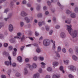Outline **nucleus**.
I'll return each instance as SVG.
<instances>
[{
	"mask_svg": "<svg viewBox=\"0 0 78 78\" xmlns=\"http://www.w3.org/2000/svg\"><path fill=\"white\" fill-rule=\"evenodd\" d=\"M67 30L69 33L72 36L73 38H75L78 35V31L76 30L73 31V29L72 28V25L70 26L67 25Z\"/></svg>",
	"mask_w": 78,
	"mask_h": 78,
	"instance_id": "obj_1",
	"label": "nucleus"
},
{
	"mask_svg": "<svg viewBox=\"0 0 78 78\" xmlns=\"http://www.w3.org/2000/svg\"><path fill=\"white\" fill-rule=\"evenodd\" d=\"M43 44L44 46L47 47L50 44V40L48 39H45L43 42Z\"/></svg>",
	"mask_w": 78,
	"mask_h": 78,
	"instance_id": "obj_2",
	"label": "nucleus"
},
{
	"mask_svg": "<svg viewBox=\"0 0 78 78\" xmlns=\"http://www.w3.org/2000/svg\"><path fill=\"white\" fill-rule=\"evenodd\" d=\"M8 59L9 60V62L6 61L5 62V63L6 66H11V56H9L8 57Z\"/></svg>",
	"mask_w": 78,
	"mask_h": 78,
	"instance_id": "obj_3",
	"label": "nucleus"
},
{
	"mask_svg": "<svg viewBox=\"0 0 78 78\" xmlns=\"http://www.w3.org/2000/svg\"><path fill=\"white\" fill-rule=\"evenodd\" d=\"M14 30V27L13 25L11 24H10L9 25V30L10 32H12Z\"/></svg>",
	"mask_w": 78,
	"mask_h": 78,
	"instance_id": "obj_4",
	"label": "nucleus"
},
{
	"mask_svg": "<svg viewBox=\"0 0 78 78\" xmlns=\"http://www.w3.org/2000/svg\"><path fill=\"white\" fill-rule=\"evenodd\" d=\"M69 69L71 70H73V71H75L76 70V68L73 65L69 66Z\"/></svg>",
	"mask_w": 78,
	"mask_h": 78,
	"instance_id": "obj_5",
	"label": "nucleus"
},
{
	"mask_svg": "<svg viewBox=\"0 0 78 78\" xmlns=\"http://www.w3.org/2000/svg\"><path fill=\"white\" fill-rule=\"evenodd\" d=\"M27 15L28 14L27 13L23 11H22L21 13V16L23 17H25V16H27Z\"/></svg>",
	"mask_w": 78,
	"mask_h": 78,
	"instance_id": "obj_6",
	"label": "nucleus"
},
{
	"mask_svg": "<svg viewBox=\"0 0 78 78\" xmlns=\"http://www.w3.org/2000/svg\"><path fill=\"white\" fill-rule=\"evenodd\" d=\"M70 17L71 18L75 19V18H76V14L75 13H73L70 14Z\"/></svg>",
	"mask_w": 78,
	"mask_h": 78,
	"instance_id": "obj_7",
	"label": "nucleus"
},
{
	"mask_svg": "<svg viewBox=\"0 0 78 78\" xmlns=\"http://www.w3.org/2000/svg\"><path fill=\"white\" fill-rule=\"evenodd\" d=\"M17 34V36L14 37V38H15V39H20V36L21 35L20 33H18Z\"/></svg>",
	"mask_w": 78,
	"mask_h": 78,
	"instance_id": "obj_8",
	"label": "nucleus"
},
{
	"mask_svg": "<svg viewBox=\"0 0 78 78\" xmlns=\"http://www.w3.org/2000/svg\"><path fill=\"white\" fill-rule=\"evenodd\" d=\"M45 23L44 21H42L41 22H39L38 23V25L39 27L42 26V25H45Z\"/></svg>",
	"mask_w": 78,
	"mask_h": 78,
	"instance_id": "obj_9",
	"label": "nucleus"
},
{
	"mask_svg": "<svg viewBox=\"0 0 78 78\" xmlns=\"http://www.w3.org/2000/svg\"><path fill=\"white\" fill-rule=\"evenodd\" d=\"M39 76L40 75L39 73H36L34 75L33 78H39Z\"/></svg>",
	"mask_w": 78,
	"mask_h": 78,
	"instance_id": "obj_10",
	"label": "nucleus"
},
{
	"mask_svg": "<svg viewBox=\"0 0 78 78\" xmlns=\"http://www.w3.org/2000/svg\"><path fill=\"white\" fill-rule=\"evenodd\" d=\"M72 58L74 61H77L78 59V57L75 55H73L72 56Z\"/></svg>",
	"mask_w": 78,
	"mask_h": 78,
	"instance_id": "obj_11",
	"label": "nucleus"
},
{
	"mask_svg": "<svg viewBox=\"0 0 78 78\" xmlns=\"http://www.w3.org/2000/svg\"><path fill=\"white\" fill-rule=\"evenodd\" d=\"M51 42L52 43H53L52 44V48L53 49V50H54V49H55V41H54L53 42V41L52 40H51Z\"/></svg>",
	"mask_w": 78,
	"mask_h": 78,
	"instance_id": "obj_12",
	"label": "nucleus"
},
{
	"mask_svg": "<svg viewBox=\"0 0 78 78\" xmlns=\"http://www.w3.org/2000/svg\"><path fill=\"white\" fill-rule=\"evenodd\" d=\"M25 20H26L27 23H30V19L27 17H25L24 18Z\"/></svg>",
	"mask_w": 78,
	"mask_h": 78,
	"instance_id": "obj_13",
	"label": "nucleus"
},
{
	"mask_svg": "<svg viewBox=\"0 0 78 78\" xmlns=\"http://www.w3.org/2000/svg\"><path fill=\"white\" fill-rule=\"evenodd\" d=\"M64 67L62 66H61L60 67V70H61V71L62 72V73H65V71H64Z\"/></svg>",
	"mask_w": 78,
	"mask_h": 78,
	"instance_id": "obj_14",
	"label": "nucleus"
},
{
	"mask_svg": "<svg viewBox=\"0 0 78 78\" xmlns=\"http://www.w3.org/2000/svg\"><path fill=\"white\" fill-rule=\"evenodd\" d=\"M17 60H18V61H19V62H22V57H21L20 56H19L18 57Z\"/></svg>",
	"mask_w": 78,
	"mask_h": 78,
	"instance_id": "obj_15",
	"label": "nucleus"
},
{
	"mask_svg": "<svg viewBox=\"0 0 78 78\" xmlns=\"http://www.w3.org/2000/svg\"><path fill=\"white\" fill-rule=\"evenodd\" d=\"M41 66L42 68H45V66L46 64L44 62H41Z\"/></svg>",
	"mask_w": 78,
	"mask_h": 78,
	"instance_id": "obj_16",
	"label": "nucleus"
},
{
	"mask_svg": "<svg viewBox=\"0 0 78 78\" xmlns=\"http://www.w3.org/2000/svg\"><path fill=\"white\" fill-rule=\"evenodd\" d=\"M53 64L54 66H57L59 64V63L57 62H54L53 63Z\"/></svg>",
	"mask_w": 78,
	"mask_h": 78,
	"instance_id": "obj_17",
	"label": "nucleus"
},
{
	"mask_svg": "<svg viewBox=\"0 0 78 78\" xmlns=\"http://www.w3.org/2000/svg\"><path fill=\"white\" fill-rule=\"evenodd\" d=\"M61 36L62 38H64L66 37V35H65V33L62 32L61 34Z\"/></svg>",
	"mask_w": 78,
	"mask_h": 78,
	"instance_id": "obj_18",
	"label": "nucleus"
},
{
	"mask_svg": "<svg viewBox=\"0 0 78 78\" xmlns=\"http://www.w3.org/2000/svg\"><path fill=\"white\" fill-rule=\"evenodd\" d=\"M36 51L37 53H40L41 51L40 48H37L36 49Z\"/></svg>",
	"mask_w": 78,
	"mask_h": 78,
	"instance_id": "obj_19",
	"label": "nucleus"
},
{
	"mask_svg": "<svg viewBox=\"0 0 78 78\" xmlns=\"http://www.w3.org/2000/svg\"><path fill=\"white\" fill-rule=\"evenodd\" d=\"M24 73L25 75H26V74H27V73H28V70H27V68H24Z\"/></svg>",
	"mask_w": 78,
	"mask_h": 78,
	"instance_id": "obj_20",
	"label": "nucleus"
},
{
	"mask_svg": "<svg viewBox=\"0 0 78 78\" xmlns=\"http://www.w3.org/2000/svg\"><path fill=\"white\" fill-rule=\"evenodd\" d=\"M20 27H23V25H24V23L22 22H20Z\"/></svg>",
	"mask_w": 78,
	"mask_h": 78,
	"instance_id": "obj_21",
	"label": "nucleus"
},
{
	"mask_svg": "<svg viewBox=\"0 0 78 78\" xmlns=\"http://www.w3.org/2000/svg\"><path fill=\"white\" fill-rule=\"evenodd\" d=\"M57 50L58 52H60L61 51V47H58Z\"/></svg>",
	"mask_w": 78,
	"mask_h": 78,
	"instance_id": "obj_22",
	"label": "nucleus"
},
{
	"mask_svg": "<svg viewBox=\"0 0 78 78\" xmlns=\"http://www.w3.org/2000/svg\"><path fill=\"white\" fill-rule=\"evenodd\" d=\"M74 12H78V7H76L74 9Z\"/></svg>",
	"mask_w": 78,
	"mask_h": 78,
	"instance_id": "obj_23",
	"label": "nucleus"
},
{
	"mask_svg": "<svg viewBox=\"0 0 78 78\" xmlns=\"http://www.w3.org/2000/svg\"><path fill=\"white\" fill-rule=\"evenodd\" d=\"M64 62L65 64H68V63L69 62V60H64Z\"/></svg>",
	"mask_w": 78,
	"mask_h": 78,
	"instance_id": "obj_24",
	"label": "nucleus"
},
{
	"mask_svg": "<svg viewBox=\"0 0 78 78\" xmlns=\"http://www.w3.org/2000/svg\"><path fill=\"white\" fill-rule=\"evenodd\" d=\"M42 15L41 13H40L37 15L38 17H42Z\"/></svg>",
	"mask_w": 78,
	"mask_h": 78,
	"instance_id": "obj_25",
	"label": "nucleus"
},
{
	"mask_svg": "<svg viewBox=\"0 0 78 78\" xmlns=\"http://www.w3.org/2000/svg\"><path fill=\"white\" fill-rule=\"evenodd\" d=\"M40 9H41V6H40V5H38L37 7V10H39Z\"/></svg>",
	"mask_w": 78,
	"mask_h": 78,
	"instance_id": "obj_26",
	"label": "nucleus"
},
{
	"mask_svg": "<svg viewBox=\"0 0 78 78\" xmlns=\"http://www.w3.org/2000/svg\"><path fill=\"white\" fill-rule=\"evenodd\" d=\"M65 22V23H67L68 24H70V23L71 21L69 20L67 21L66 20Z\"/></svg>",
	"mask_w": 78,
	"mask_h": 78,
	"instance_id": "obj_27",
	"label": "nucleus"
},
{
	"mask_svg": "<svg viewBox=\"0 0 78 78\" xmlns=\"http://www.w3.org/2000/svg\"><path fill=\"white\" fill-rule=\"evenodd\" d=\"M39 59L41 61H43L44 60V57L40 56L38 57Z\"/></svg>",
	"mask_w": 78,
	"mask_h": 78,
	"instance_id": "obj_28",
	"label": "nucleus"
},
{
	"mask_svg": "<svg viewBox=\"0 0 78 78\" xmlns=\"http://www.w3.org/2000/svg\"><path fill=\"white\" fill-rule=\"evenodd\" d=\"M11 65L13 67H14L16 66V63H13L12 64H11Z\"/></svg>",
	"mask_w": 78,
	"mask_h": 78,
	"instance_id": "obj_29",
	"label": "nucleus"
},
{
	"mask_svg": "<svg viewBox=\"0 0 78 78\" xmlns=\"http://www.w3.org/2000/svg\"><path fill=\"white\" fill-rule=\"evenodd\" d=\"M8 46V44L7 43H5L4 44V47H7Z\"/></svg>",
	"mask_w": 78,
	"mask_h": 78,
	"instance_id": "obj_30",
	"label": "nucleus"
},
{
	"mask_svg": "<svg viewBox=\"0 0 78 78\" xmlns=\"http://www.w3.org/2000/svg\"><path fill=\"white\" fill-rule=\"evenodd\" d=\"M68 76L69 78H73V76L72 75V74H69L68 75Z\"/></svg>",
	"mask_w": 78,
	"mask_h": 78,
	"instance_id": "obj_31",
	"label": "nucleus"
},
{
	"mask_svg": "<svg viewBox=\"0 0 78 78\" xmlns=\"http://www.w3.org/2000/svg\"><path fill=\"white\" fill-rule=\"evenodd\" d=\"M69 52L70 53H73V50L71 48L69 49Z\"/></svg>",
	"mask_w": 78,
	"mask_h": 78,
	"instance_id": "obj_32",
	"label": "nucleus"
},
{
	"mask_svg": "<svg viewBox=\"0 0 78 78\" xmlns=\"http://www.w3.org/2000/svg\"><path fill=\"white\" fill-rule=\"evenodd\" d=\"M55 53L58 57L59 58V57H60V55H59V53H58V52L57 51H55Z\"/></svg>",
	"mask_w": 78,
	"mask_h": 78,
	"instance_id": "obj_33",
	"label": "nucleus"
},
{
	"mask_svg": "<svg viewBox=\"0 0 78 78\" xmlns=\"http://www.w3.org/2000/svg\"><path fill=\"white\" fill-rule=\"evenodd\" d=\"M60 76H56V75H54L53 76V78H59Z\"/></svg>",
	"mask_w": 78,
	"mask_h": 78,
	"instance_id": "obj_34",
	"label": "nucleus"
},
{
	"mask_svg": "<svg viewBox=\"0 0 78 78\" xmlns=\"http://www.w3.org/2000/svg\"><path fill=\"white\" fill-rule=\"evenodd\" d=\"M47 70L49 71V72H50V71H51V67H48L47 68Z\"/></svg>",
	"mask_w": 78,
	"mask_h": 78,
	"instance_id": "obj_35",
	"label": "nucleus"
},
{
	"mask_svg": "<svg viewBox=\"0 0 78 78\" xmlns=\"http://www.w3.org/2000/svg\"><path fill=\"white\" fill-rule=\"evenodd\" d=\"M62 51L63 53H66V50L65 48H63L62 49Z\"/></svg>",
	"mask_w": 78,
	"mask_h": 78,
	"instance_id": "obj_36",
	"label": "nucleus"
},
{
	"mask_svg": "<svg viewBox=\"0 0 78 78\" xmlns=\"http://www.w3.org/2000/svg\"><path fill=\"white\" fill-rule=\"evenodd\" d=\"M66 12L67 14H69L71 12L69 10H68L66 11Z\"/></svg>",
	"mask_w": 78,
	"mask_h": 78,
	"instance_id": "obj_37",
	"label": "nucleus"
},
{
	"mask_svg": "<svg viewBox=\"0 0 78 78\" xmlns=\"http://www.w3.org/2000/svg\"><path fill=\"white\" fill-rule=\"evenodd\" d=\"M45 28L47 31H48L49 30V28H50L49 27H48V26H46Z\"/></svg>",
	"mask_w": 78,
	"mask_h": 78,
	"instance_id": "obj_38",
	"label": "nucleus"
},
{
	"mask_svg": "<svg viewBox=\"0 0 78 78\" xmlns=\"http://www.w3.org/2000/svg\"><path fill=\"white\" fill-rule=\"evenodd\" d=\"M16 76H20V73H16Z\"/></svg>",
	"mask_w": 78,
	"mask_h": 78,
	"instance_id": "obj_39",
	"label": "nucleus"
},
{
	"mask_svg": "<svg viewBox=\"0 0 78 78\" xmlns=\"http://www.w3.org/2000/svg\"><path fill=\"white\" fill-rule=\"evenodd\" d=\"M33 59L34 61H37V57L35 56V57H34V58H33Z\"/></svg>",
	"mask_w": 78,
	"mask_h": 78,
	"instance_id": "obj_40",
	"label": "nucleus"
},
{
	"mask_svg": "<svg viewBox=\"0 0 78 78\" xmlns=\"http://www.w3.org/2000/svg\"><path fill=\"white\" fill-rule=\"evenodd\" d=\"M32 66L34 67V68H36V67H37V65H36V64L35 63H34Z\"/></svg>",
	"mask_w": 78,
	"mask_h": 78,
	"instance_id": "obj_41",
	"label": "nucleus"
},
{
	"mask_svg": "<svg viewBox=\"0 0 78 78\" xmlns=\"http://www.w3.org/2000/svg\"><path fill=\"white\" fill-rule=\"evenodd\" d=\"M9 50H12V47L11 46H10L9 47Z\"/></svg>",
	"mask_w": 78,
	"mask_h": 78,
	"instance_id": "obj_42",
	"label": "nucleus"
},
{
	"mask_svg": "<svg viewBox=\"0 0 78 78\" xmlns=\"http://www.w3.org/2000/svg\"><path fill=\"white\" fill-rule=\"evenodd\" d=\"M12 17V14H10L8 15V18L9 19V18H11Z\"/></svg>",
	"mask_w": 78,
	"mask_h": 78,
	"instance_id": "obj_43",
	"label": "nucleus"
},
{
	"mask_svg": "<svg viewBox=\"0 0 78 78\" xmlns=\"http://www.w3.org/2000/svg\"><path fill=\"white\" fill-rule=\"evenodd\" d=\"M11 70H9L7 71V73L8 75H9V76H10L9 73H11Z\"/></svg>",
	"mask_w": 78,
	"mask_h": 78,
	"instance_id": "obj_44",
	"label": "nucleus"
},
{
	"mask_svg": "<svg viewBox=\"0 0 78 78\" xmlns=\"http://www.w3.org/2000/svg\"><path fill=\"white\" fill-rule=\"evenodd\" d=\"M1 78H6V76L5 75H2L1 76Z\"/></svg>",
	"mask_w": 78,
	"mask_h": 78,
	"instance_id": "obj_45",
	"label": "nucleus"
},
{
	"mask_svg": "<svg viewBox=\"0 0 78 78\" xmlns=\"http://www.w3.org/2000/svg\"><path fill=\"white\" fill-rule=\"evenodd\" d=\"M55 28H56V29H58V28H60V26L58 25H57L55 26Z\"/></svg>",
	"mask_w": 78,
	"mask_h": 78,
	"instance_id": "obj_46",
	"label": "nucleus"
},
{
	"mask_svg": "<svg viewBox=\"0 0 78 78\" xmlns=\"http://www.w3.org/2000/svg\"><path fill=\"white\" fill-rule=\"evenodd\" d=\"M24 46H23L21 47L20 50H21L22 51H23V48H24Z\"/></svg>",
	"mask_w": 78,
	"mask_h": 78,
	"instance_id": "obj_47",
	"label": "nucleus"
},
{
	"mask_svg": "<svg viewBox=\"0 0 78 78\" xmlns=\"http://www.w3.org/2000/svg\"><path fill=\"white\" fill-rule=\"evenodd\" d=\"M3 37V35L2 34H0V39H2Z\"/></svg>",
	"mask_w": 78,
	"mask_h": 78,
	"instance_id": "obj_48",
	"label": "nucleus"
},
{
	"mask_svg": "<svg viewBox=\"0 0 78 78\" xmlns=\"http://www.w3.org/2000/svg\"><path fill=\"white\" fill-rule=\"evenodd\" d=\"M13 56H16V52H15V51H13Z\"/></svg>",
	"mask_w": 78,
	"mask_h": 78,
	"instance_id": "obj_49",
	"label": "nucleus"
},
{
	"mask_svg": "<svg viewBox=\"0 0 78 78\" xmlns=\"http://www.w3.org/2000/svg\"><path fill=\"white\" fill-rule=\"evenodd\" d=\"M44 10H47V7L45 6H43V7Z\"/></svg>",
	"mask_w": 78,
	"mask_h": 78,
	"instance_id": "obj_50",
	"label": "nucleus"
},
{
	"mask_svg": "<svg viewBox=\"0 0 78 78\" xmlns=\"http://www.w3.org/2000/svg\"><path fill=\"white\" fill-rule=\"evenodd\" d=\"M29 68L31 70H33V69H34V67H33L32 66L31 67L30 66V68Z\"/></svg>",
	"mask_w": 78,
	"mask_h": 78,
	"instance_id": "obj_51",
	"label": "nucleus"
},
{
	"mask_svg": "<svg viewBox=\"0 0 78 78\" xmlns=\"http://www.w3.org/2000/svg\"><path fill=\"white\" fill-rule=\"evenodd\" d=\"M53 32V30H51L49 32V34L50 35H51L52 34V33Z\"/></svg>",
	"mask_w": 78,
	"mask_h": 78,
	"instance_id": "obj_52",
	"label": "nucleus"
},
{
	"mask_svg": "<svg viewBox=\"0 0 78 78\" xmlns=\"http://www.w3.org/2000/svg\"><path fill=\"white\" fill-rule=\"evenodd\" d=\"M51 77H50V75H47L45 77V78H50Z\"/></svg>",
	"mask_w": 78,
	"mask_h": 78,
	"instance_id": "obj_53",
	"label": "nucleus"
},
{
	"mask_svg": "<svg viewBox=\"0 0 78 78\" xmlns=\"http://www.w3.org/2000/svg\"><path fill=\"white\" fill-rule=\"evenodd\" d=\"M47 4L48 5H50L51 4V3H50V2L49 1H48L47 2Z\"/></svg>",
	"mask_w": 78,
	"mask_h": 78,
	"instance_id": "obj_54",
	"label": "nucleus"
},
{
	"mask_svg": "<svg viewBox=\"0 0 78 78\" xmlns=\"http://www.w3.org/2000/svg\"><path fill=\"white\" fill-rule=\"evenodd\" d=\"M29 39H30V40H31V41H33V39L32 37H29Z\"/></svg>",
	"mask_w": 78,
	"mask_h": 78,
	"instance_id": "obj_55",
	"label": "nucleus"
},
{
	"mask_svg": "<svg viewBox=\"0 0 78 78\" xmlns=\"http://www.w3.org/2000/svg\"><path fill=\"white\" fill-rule=\"evenodd\" d=\"M26 66L27 67H29V68H30V64H27Z\"/></svg>",
	"mask_w": 78,
	"mask_h": 78,
	"instance_id": "obj_56",
	"label": "nucleus"
},
{
	"mask_svg": "<svg viewBox=\"0 0 78 78\" xmlns=\"http://www.w3.org/2000/svg\"><path fill=\"white\" fill-rule=\"evenodd\" d=\"M53 21H54V22H56V17H54L53 18Z\"/></svg>",
	"mask_w": 78,
	"mask_h": 78,
	"instance_id": "obj_57",
	"label": "nucleus"
},
{
	"mask_svg": "<svg viewBox=\"0 0 78 78\" xmlns=\"http://www.w3.org/2000/svg\"><path fill=\"white\" fill-rule=\"evenodd\" d=\"M35 34L36 36H39V34L37 33V32H35Z\"/></svg>",
	"mask_w": 78,
	"mask_h": 78,
	"instance_id": "obj_58",
	"label": "nucleus"
},
{
	"mask_svg": "<svg viewBox=\"0 0 78 78\" xmlns=\"http://www.w3.org/2000/svg\"><path fill=\"white\" fill-rule=\"evenodd\" d=\"M8 19H9V18H8V17L7 18H4V20H5V21H7Z\"/></svg>",
	"mask_w": 78,
	"mask_h": 78,
	"instance_id": "obj_59",
	"label": "nucleus"
},
{
	"mask_svg": "<svg viewBox=\"0 0 78 78\" xmlns=\"http://www.w3.org/2000/svg\"><path fill=\"white\" fill-rule=\"evenodd\" d=\"M8 11V9H6L5 10L4 12H7Z\"/></svg>",
	"mask_w": 78,
	"mask_h": 78,
	"instance_id": "obj_60",
	"label": "nucleus"
},
{
	"mask_svg": "<svg viewBox=\"0 0 78 78\" xmlns=\"http://www.w3.org/2000/svg\"><path fill=\"white\" fill-rule=\"evenodd\" d=\"M22 41H23V40H24L25 39V37L24 36H23L22 38H21Z\"/></svg>",
	"mask_w": 78,
	"mask_h": 78,
	"instance_id": "obj_61",
	"label": "nucleus"
},
{
	"mask_svg": "<svg viewBox=\"0 0 78 78\" xmlns=\"http://www.w3.org/2000/svg\"><path fill=\"white\" fill-rule=\"evenodd\" d=\"M39 71L40 73H41L42 72V69H39Z\"/></svg>",
	"mask_w": 78,
	"mask_h": 78,
	"instance_id": "obj_62",
	"label": "nucleus"
},
{
	"mask_svg": "<svg viewBox=\"0 0 78 78\" xmlns=\"http://www.w3.org/2000/svg\"><path fill=\"white\" fill-rule=\"evenodd\" d=\"M27 6L28 7H31V4H27Z\"/></svg>",
	"mask_w": 78,
	"mask_h": 78,
	"instance_id": "obj_63",
	"label": "nucleus"
},
{
	"mask_svg": "<svg viewBox=\"0 0 78 78\" xmlns=\"http://www.w3.org/2000/svg\"><path fill=\"white\" fill-rule=\"evenodd\" d=\"M22 3L23 4H26V1H25V0L23 1L22 2Z\"/></svg>",
	"mask_w": 78,
	"mask_h": 78,
	"instance_id": "obj_64",
	"label": "nucleus"
}]
</instances>
